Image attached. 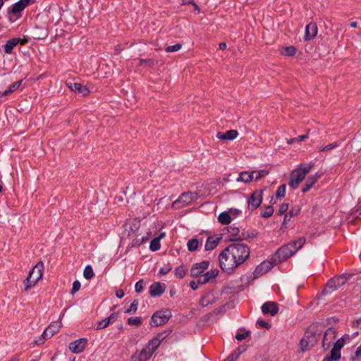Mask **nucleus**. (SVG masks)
I'll list each match as a JSON object with an SVG mask.
<instances>
[{
	"label": "nucleus",
	"mask_w": 361,
	"mask_h": 361,
	"mask_svg": "<svg viewBox=\"0 0 361 361\" xmlns=\"http://www.w3.org/2000/svg\"><path fill=\"white\" fill-rule=\"evenodd\" d=\"M346 339H349L348 335H345L336 341L331 350L330 356H329L331 359L337 361L341 358V350L343 347Z\"/></svg>",
	"instance_id": "9b49d317"
},
{
	"label": "nucleus",
	"mask_w": 361,
	"mask_h": 361,
	"mask_svg": "<svg viewBox=\"0 0 361 361\" xmlns=\"http://www.w3.org/2000/svg\"><path fill=\"white\" fill-rule=\"evenodd\" d=\"M274 265H276L274 262V258L272 257L271 261H264L261 264L257 266L254 271V278H258L263 274L267 273L272 269Z\"/></svg>",
	"instance_id": "ddd939ff"
},
{
	"label": "nucleus",
	"mask_w": 361,
	"mask_h": 361,
	"mask_svg": "<svg viewBox=\"0 0 361 361\" xmlns=\"http://www.w3.org/2000/svg\"><path fill=\"white\" fill-rule=\"evenodd\" d=\"M300 212V208L299 206H295L291 208V209L288 212V214L289 215L288 220L295 216H297Z\"/></svg>",
	"instance_id": "37998d69"
},
{
	"label": "nucleus",
	"mask_w": 361,
	"mask_h": 361,
	"mask_svg": "<svg viewBox=\"0 0 361 361\" xmlns=\"http://www.w3.org/2000/svg\"><path fill=\"white\" fill-rule=\"evenodd\" d=\"M209 261H202L200 263L195 264L190 269V276L198 277L209 267Z\"/></svg>",
	"instance_id": "2eb2a0df"
},
{
	"label": "nucleus",
	"mask_w": 361,
	"mask_h": 361,
	"mask_svg": "<svg viewBox=\"0 0 361 361\" xmlns=\"http://www.w3.org/2000/svg\"><path fill=\"white\" fill-rule=\"evenodd\" d=\"M218 220L221 224L227 225L231 223V217L228 212H224L219 215Z\"/></svg>",
	"instance_id": "7c9ffc66"
},
{
	"label": "nucleus",
	"mask_w": 361,
	"mask_h": 361,
	"mask_svg": "<svg viewBox=\"0 0 361 361\" xmlns=\"http://www.w3.org/2000/svg\"><path fill=\"white\" fill-rule=\"evenodd\" d=\"M355 356L356 357H359L361 356V343H360V345L357 348V350L355 353Z\"/></svg>",
	"instance_id": "680f3d73"
},
{
	"label": "nucleus",
	"mask_w": 361,
	"mask_h": 361,
	"mask_svg": "<svg viewBox=\"0 0 361 361\" xmlns=\"http://www.w3.org/2000/svg\"><path fill=\"white\" fill-rule=\"evenodd\" d=\"M116 295L118 298H122L124 296V292L121 289L116 291Z\"/></svg>",
	"instance_id": "e2e57ef3"
},
{
	"label": "nucleus",
	"mask_w": 361,
	"mask_h": 361,
	"mask_svg": "<svg viewBox=\"0 0 361 361\" xmlns=\"http://www.w3.org/2000/svg\"><path fill=\"white\" fill-rule=\"evenodd\" d=\"M199 245L200 242L197 238H192L187 243L188 249L190 252H194L197 250Z\"/></svg>",
	"instance_id": "f704fd0d"
},
{
	"label": "nucleus",
	"mask_w": 361,
	"mask_h": 361,
	"mask_svg": "<svg viewBox=\"0 0 361 361\" xmlns=\"http://www.w3.org/2000/svg\"><path fill=\"white\" fill-rule=\"evenodd\" d=\"M321 175L319 174L318 173L309 176L305 181L303 188H302V192L303 193L308 192L312 188V186L318 181Z\"/></svg>",
	"instance_id": "393cba45"
},
{
	"label": "nucleus",
	"mask_w": 361,
	"mask_h": 361,
	"mask_svg": "<svg viewBox=\"0 0 361 361\" xmlns=\"http://www.w3.org/2000/svg\"><path fill=\"white\" fill-rule=\"evenodd\" d=\"M30 0H20L15 3L11 8L8 10L9 20L16 21L21 16V12L29 4Z\"/></svg>",
	"instance_id": "423d86ee"
},
{
	"label": "nucleus",
	"mask_w": 361,
	"mask_h": 361,
	"mask_svg": "<svg viewBox=\"0 0 361 361\" xmlns=\"http://www.w3.org/2000/svg\"><path fill=\"white\" fill-rule=\"evenodd\" d=\"M201 285L199 283V279L197 281H192L190 282V286L192 290H197L199 288V286Z\"/></svg>",
	"instance_id": "bf43d9fd"
},
{
	"label": "nucleus",
	"mask_w": 361,
	"mask_h": 361,
	"mask_svg": "<svg viewBox=\"0 0 361 361\" xmlns=\"http://www.w3.org/2000/svg\"><path fill=\"white\" fill-rule=\"evenodd\" d=\"M161 341L159 338H156L152 339L147 345L145 347V348H149L151 351L150 354L152 355L153 353L157 350L158 346L160 345Z\"/></svg>",
	"instance_id": "473e14b6"
},
{
	"label": "nucleus",
	"mask_w": 361,
	"mask_h": 361,
	"mask_svg": "<svg viewBox=\"0 0 361 361\" xmlns=\"http://www.w3.org/2000/svg\"><path fill=\"white\" fill-rule=\"evenodd\" d=\"M317 34V26L314 23H310L305 27V39L309 41L316 37Z\"/></svg>",
	"instance_id": "b1692460"
},
{
	"label": "nucleus",
	"mask_w": 361,
	"mask_h": 361,
	"mask_svg": "<svg viewBox=\"0 0 361 361\" xmlns=\"http://www.w3.org/2000/svg\"><path fill=\"white\" fill-rule=\"evenodd\" d=\"M182 48L181 44H176L175 45L168 46L165 48L166 52H174L180 50Z\"/></svg>",
	"instance_id": "c03bdc74"
},
{
	"label": "nucleus",
	"mask_w": 361,
	"mask_h": 361,
	"mask_svg": "<svg viewBox=\"0 0 361 361\" xmlns=\"http://www.w3.org/2000/svg\"><path fill=\"white\" fill-rule=\"evenodd\" d=\"M257 324L259 326L263 327V328H265V329H269V327H270V324H269L268 322H265V321H264V320H258V321L257 322Z\"/></svg>",
	"instance_id": "864d4df0"
},
{
	"label": "nucleus",
	"mask_w": 361,
	"mask_h": 361,
	"mask_svg": "<svg viewBox=\"0 0 361 361\" xmlns=\"http://www.w3.org/2000/svg\"><path fill=\"white\" fill-rule=\"evenodd\" d=\"M188 269L185 265H180L175 269V276L177 278L183 279L187 274Z\"/></svg>",
	"instance_id": "72a5a7b5"
},
{
	"label": "nucleus",
	"mask_w": 361,
	"mask_h": 361,
	"mask_svg": "<svg viewBox=\"0 0 361 361\" xmlns=\"http://www.w3.org/2000/svg\"><path fill=\"white\" fill-rule=\"evenodd\" d=\"M135 289L137 293H141L144 290L143 280H140L135 283Z\"/></svg>",
	"instance_id": "de8ad7c7"
},
{
	"label": "nucleus",
	"mask_w": 361,
	"mask_h": 361,
	"mask_svg": "<svg viewBox=\"0 0 361 361\" xmlns=\"http://www.w3.org/2000/svg\"><path fill=\"white\" fill-rule=\"evenodd\" d=\"M280 53L284 56H292L295 54L296 49L293 46L282 47L280 49Z\"/></svg>",
	"instance_id": "2f4dec72"
},
{
	"label": "nucleus",
	"mask_w": 361,
	"mask_h": 361,
	"mask_svg": "<svg viewBox=\"0 0 361 361\" xmlns=\"http://www.w3.org/2000/svg\"><path fill=\"white\" fill-rule=\"evenodd\" d=\"M149 348H143L141 351L136 352L131 357V361H147L152 355Z\"/></svg>",
	"instance_id": "412c9836"
},
{
	"label": "nucleus",
	"mask_w": 361,
	"mask_h": 361,
	"mask_svg": "<svg viewBox=\"0 0 361 361\" xmlns=\"http://www.w3.org/2000/svg\"><path fill=\"white\" fill-rule=\"evenodd\" d=\"M94 274L92 267L90 265L86 266L83 271L84 277L86 279L89 280L91 279L94 276Z\"/></svg>",
	"instance_id": "c9c22d12"
},
{
	"label": "nucleus",
	"mask_w": 361,
	"mask_h": 361,
	"mask_svg": "<svg viewBox=\"0 0 361 361\" xmlns=\"http://www.w3.org/2000/svg\"><path fill=\"white\" fill-rule=\"evenodd\" d=\"M262 190H257L250 195L247 199V208L249 210L254 211L260 206L262 202Z\"/></svg>",
	"instance_id": "1a4fd4ad"
},
{
	"label": "nucleus",
	"mask_w": 361,
	"mask_h": 361,
	"mask_svg": "<svg viewBox=\"0 0 361 361\" xmlns=\"http://www.w3.org/2000/svg\"><path fill=\"white\" fill-rule=\"evenodd\" d=\"M118 318V313H112L109 317H106L109 324L114 322Z\"/></svg>",
	"instance_id": "6e6d98bb"
},
{
	"label": "nucleus",
	"mask_w": 361,
	"mask_h": 361,
	"mask_svg": "<svg viewBox=\"0 0 361 361\" xmlns=\"http://www.w3.org/2000/svg\"><path fill=\"white\" fill-rule=\"evenodd\" d=\"M160 247H161V245H160L159 238H154L150 242L149 249L152 251L159 250L160 249Z\"/></svg>",
	"instance_id": "4c0bfd02"
},
{
	"label": "nucleus",
	"mask_w": 361,
	"mask_h": 361,
	"mask_svg": "<svg viewBox=\"0 0 361 361\" xmlns=\"http://www.w3.org/2000/svg\"><path fill=\"white\" fill-rule=\"evenodd\" d=\"M346 279L343 276L334 277L328 281L326 291L329 292L328 289H329L330 291H334L344 285Z\"/></svg>",
	"instance_id": "dca6fc26"
},
{
	"label": "nucleus",
	"mask_w": 361,
	"mask_h": 361,
	"mask_svg": "<svg viewBox=\"0 0 361 361\" xmlns=\"http://www.w3.org/2000/svg\"><path fill=\"white\" fill-rule=\"evenodd\" d=\"M286 185L285 184L280 185L276 192V197H283L286 195Z\"/></svg>",
	"instance_id": "79ce46f5"
},
{
	"label": "nucleus",
	"mask_w": 361,
	"mask_h": 361,
	"mask_svg": "<svg viewBox=\"0 0 361 361\" xmlns=\"http://www.w3.org/2000/svg\"><path fill=\"white\" fill-rule=\"evenodd\" d=\"M170 317L168 311H157L153 314L150 320V325L152 326H161L169 321Z\"/></svg>",
	"instance_id": "9d476101"
},
{
	"label": "nucleus",
	"mask_w": 361,
	"mask_h": 361,
	"mask_svg": "<svg viewBox=\"0 0 361 361\" xmlns=\"http://www.w3.org/2000/svg\"><path fill=\"white\" fill-rule=\"evenodd\" d=\"M313 166L314 164L312 163L299 165L295 169L291 171L288 185L293 189L298 188Z\"/></svg>",
	"instance_id": "20e7f679"
},
{
	"label": "nucleus",
	"mask_w": 361,
	"mask_h": 361,
	"mask_svg": "<svg viewBox=\"0 0 361 361\" xmlns=\"http://www.w3.org/2000/svg\"><path fill=\"white\" fill-rule=\"evenodd\" d=\"M250 332L249 331H246L245 333H243V334L238 333L235 335V338L238 341H242V340H244L246 338H247L250 336Z\"/></svg>",
	"instance_id": "8fccbe9b"
},
{
	"label": "nucleus",
	"mask_w": 361,
	"mask_h": 361,
	"mask_svg": "<svg viewBox=\"0 0 361 361\" xmlns=\"http://www.w3.org/2000/svg\"><path fill=\"white\" fill-rule=\"evenodd\" d=\"M240 213V211L238 209H230L228 214H232L235 216H238Z\"/></svg>",
	"instance_id": "052dcab7"
},
{
	"label": "nucleus",
	"mask_w": 361,
	"mask_h": 361,
	"mask_svg": "<svg viewBox=\"0 0 361 361\" xmlns=\"http://www.w3.org/2000/svg\"><path fill=\"white\" fill-rule=\"evenodd\" d=\"M80 288V283L78 281H75L73 283V287L71 290V294L75 293Z\"/></svg>",
	"instance_id": "3c124183"
},
{
	"label": "nucleus",
	"mask_w": 361,
	"mask_h": 361,
	"mask_svg": "<svg viewBox=\"0 0 361 361\" xmlns=\"http://www.w3.org/2000/svg\"><path fill=\"white\" fill-rule=\"evenodd\" d=\"M219 49H220L221 50H224V49H226V47H227V46H226V43H224V42H221V43H220V44H219Z\"/></svg>",
	"instance_id": "0e129e2a"
},
{
	"label": "nucleus",
	"mask_w": 361,
	"mask_h": 361,
	"mask_svg": "<svg viewBox=\"0 0 361 361\" xmlns=\"http://www.w3.org/2000/svg\"><path fill=\"white\" fill-rule=\"evenodd\" d=\"M166 284L161 282L153 283L149 287V294L152 297L161 295L166 290Z\"/></svg>",
	"instance_id": "6ab92c4d"
},
{
	"label": "nucleus",
	"mask_w": 361,
	"mask_h": 361,
	"mask_svg": "<svg viewBox=\"0 0 361 361\" xmlns=\"http://www.w3.org/2000/svg\"><path fill=\"white\" fill-rule=\"evenodd\" d=\"M336 338L335 329L330 327L324 333L322 340V347L324 350L329 349Z\"/></svg>",
	"instance_id": "4468645a"
},
{
	"label": "nucleus",
	"mask_w": 361,
	"mask_h": 361,
	"mask_svg": "<svg viewBox=\"0 0 361 361\" xmlns=\"http://www.w3.org/2000/svg\"><path fill=\"white\" fill-rule=\"evenodd\" d=\"M241 354V351H234L226 360L227 361H235Z\"/></svg>",
	"instance_id": "49530a36"
},
{
	"label": "nucleus",
	"mask_w": 361,
	"mask_h": 361,
	"mask_svg": "<svg viewBox=\"0 0 361 361\" xmlns=\"http://www.w3.org/2000/svg\"><path fill=\"white\" fill-rule=\"evenodd\" d=\"M197 195L190 192H183L179 198L173 202V207L176 208L184 207L195 200Z\"/></svg>",
	"instance_id": "6e6552de"
},
{
	"label": "nucleus",
	"mask_w": 361,
	"mask_h": 361,
	"mask_svg": "<svg viewBox=\"0 0 361 361\" xmlns=\"http://www.w3.org/2000/svg\"><path fill=\"white\" fill-rule=\"evenodd\" d=\"M66 85L68 88L78 94H80L82 96H86L90 92L88 88L78 82L73 81L66 82Z\"/></svg>",
	"instance_id": "f3484780"
},
{
	"label": "nucleus",
	"mask_w": 361,
	"mask_h": 361,
	"mask_svg": "<svg viewBox=\"0 0 361 361\" xmlns=\"http://www.w3.org/2000/svg\"><path fill=\"white\" fill-rule=\"evenodd\" d=\"M305 241L306 239L302 237L295 241L281 246L280 248L278 249V250L276 252L275 255L273 257L274 264H277L293 256L298 250H300L304 245Z\"/></svg>",
	"instance_id": "f03ea898"
},
{
	"label": "nucleus",
	"mask_w": 361,
	"mask_h": 361,
	"mask_svg": "<svg viewBox=\"0 0 361 361\" xmlns=\"http://www.w3.org/2000/svg\"><path fill=\"white\" fill-rule=\"evenodd\" d=\"M23 80H18L9 85L7 90L1 94V96H7L18 90L22 84Z\"/></svg>",
	"instance_id": "c756f323"
},
{
	"label": "nucleus",
	"mask_w": 361,
	"mask_h": 361,
	"mask_svg": "<svg viewBox=\"0 0 361 361\" xmlns=\"http://www.w3.org/2000/svg\"><path fill=\"white\" fill-rule=\"evenodd\" d=\"M221 238L220 237H214L209 236L207 239V242L205 243L204 249L207 251H210L214 250L219 243Z\"/></svg>",
	"instance_id": "cd10ccee"
},
{
	"label": "nucleus",
	"mask_w": 361,
	"mask_h": 361,
	"mask_svg": "<svg viewBox=\"0 0 361 361\" xmlns=\"http://www.w3.org/2000/svg\"><path fill=\"white\" fill-rule=\"evenodd\" d=\"M238 133L235 130H229L225 133H218L216 134L217 138L222 140H233L237 137Z\"/></svg>",
	"instance_id": "bb28decb"
},
{
	"label": "nucleus",
	"mask_w": 361,
	"mask_h": 361,
	"mask_svg": "<svg viewBox=\"0 0 361 361\" xmlns=\"http://www.w3.org/2000/svg\"><path fill=\"white\" fill-rule=\"evenodd\" d=\"M26 40L21 39L19 37H14L8 39L4 46L5 53L11 54L13 51V47H15L18 44L20 43L21 44H24Z\"/></svg>",
	"instance_id": "4be33fe9"
},
{
	"label": "nucleus",
	"mask_w": 361,
	"mask_h": 361,
	"mask_svg": "<svg viewBox=\"0 0 361 361\" xmlns=\"http://www.w3.org/2000/svg\"><path fill=\"white\" fill-rule=\"evenodd\" d=\"M250 247L244 243H233L219 255V260L222 270L228 274L233 272L250 257Z\"/></svg>",
	"instance_id": "f257e3e1"
},
{
	"label": "nucleus",
	"mask_w": 361,
	"mask_h": 361,
	"mask_svg": "<svg viewBox=\"0 0 361 361\" xmlns=\"http://www.w3.org/2000/svg\"><path fill=\"white\" fill-rule=\"evenodd\" d=\"M137 307H138V301L135 300L131 303L129 308H128L126 310H125V313H126V314L135 313L137 310Z\"/></svg>",
	"instance_id": "a19ab883"
},
{
	"label": "nucleus",
	"mask_w": 361,
	"mask_h": 361,
	"mask_svg": "<svg viewBox=\"0 0 361 361\" xmlns=\"http://www.w3.org/2000/svg\"><path fill=\"white\" fill-rule=\"evenodd\" d=\"M346 339H349L348 335H345L336 341L331 350L330 356H329L331 359L337 361L341 358V350L343 347Z\"/></svg>",
	"instance_id": "f8f14e48"
},
{
	"label": "nucleus",
	"mask_w": 361,
	"mask_h": 361,
	"mask_svg": "<svg viewBox=\"0 0 361 361\" xmlns=\"http://www.w3.org/2000/svg\"><path fill=\"white\" fill-rule=\"evenodd\" d=\"M210 304L209 300H207L205 296L201 298L200 300V305L202 307H206Z\"/></svg>",
	"instance_id": "5fc2aeb1"
},
{
	"label": "nucleus",
	"mask_w": 361,
	"mask_h": 361,
	"mask_svg": "<svg viewBox=\"0 0 361 361\" xmlns=\"http://www.w3.org/2000/svg\"><path fill=\"white\" fill-rule=\"evenodd\" d=\"M171 267H162L159 270V274L161 275H165L166 274H168L171 270Z\"/></svg>",
	"instance_id": "13d9d810"
},
{
	"label": "nucleus",
	"mask_w": 361,
	"mask_h": 361,
	"mask_svg": "<svg viewBox=\"0 0 361 361\" xmlns=\"http://www.w3.org/2000/svg\"><path fill=\"white\" fill-rule=\"evenodd\" d=\"M278 311L279 308L274 302H266L262 306V312L264 314H270L271 316H274Z\"/></svg>",
	"instance_id": "5701e85b"
},
{
	"label": "nucleus",
	"mask_w": 361,
	"mask_h": 361,
	"mask_svg": "<svg viewBox=\"0 0 361 361\" xmlns=\"http://www.w3.org/2000/svg\"><path fill=\"white\" fill-rule=\"evenodd\" d=\"M288 219H289V215H288V214H286L285 215L284 218H283V224H286V222L289 221V220H288Z\"/></svg>",
	"instance_id": "69168bd1"
},
{
	"label": "nucleus",
	"mask_w": 361,
	"mask_h": 361,
	"mask_svg": "<svg viewBox=\"0 0 361 361\" xmlns=\"http://www.w3.org/2000/svg\"><path fill=\"white\" fill-rule=\"evenodd\" d=\"M230 241H240L245 238V234L240 233L239 228L230 226L227 228Z\"/></svg>",
	"instance_id": "a211bd4d"
},
{
	"label": "nucleus",
	"mask_w": 361,
	"mask_h": 361,
	"mask_svg": "<svg viewBox=\"0 0 361 361\" xmlns=\"http://www.w3.org/2000/svg\"><path fill=\"white\" fill-rule=\"evenodd\" d=\"M307 137V135H300L298 137L290 139V140L288 141V143L292 144L294 142H302V141H304Z\"/></svg>",
	"instance_id": "09e8293b"
},
{
	"label": "nucleus",
	"mask_w": 361,
	"mask_h": 361,
	"mask_svg": "<svg viewBox=\"0 0 361 361\" xmlns=\"http://www.w3.org/2000/svg\"><path fill=\"white\" fill-rule=\"evenodd\" d=\"M87 344V340L85 338H80L71 342L69 344V349L74 353H81Z\"/></svg>",
	"instance_id": "aec40b11"
},
{
	"label": "nucleus",
	"mask_w": 361,
	"mask_h": 361,
	"mask_svg": "<svg viewBox=\"0 0 361 361\" xmlns=\"http://www.w3.org/2000/svg\"><path fill=\"white\" fill-rule=\"evenodd\" d=\"M252 172L253 176H254V174H256V176L254 177V180H259L260 178L266 176L269 173V171H267V170H260L258 171H253Z\"/></svg>",
	"instance_id": "ea45409f"
},
{
	"label": "nucleus",
	"mask_w": 361,
	"mask_h": 361,
	"mask_svg": "<svg viewBox=\"0 0 361 361\" xmlns=\"http://www.w3.org/2000/svg\"><path fill=\"white\" fill-rule=\"evenodd\" d=\"M288 209V204L283 203V204H281L279 207V214H283L285 212H286Z\"/></svg>",
	"instance_id": "603ef678"
},
{
	"label": "nucleus",
	"mask_w": 361,
	"mask_h": 361,
	"mask_svg": "<svg viewBox=\"0 0 361 361\" xmlns=\"http://www.w3.org/2000/svg\"><path fill=\"white\" fill-rule=\"evenodd\" d=\"M109 322L106 318L101 320L97 323V329H102L107 327L109 325Z\"/></svg>",
	"instance_id": "a18cd8bd"
},
{
	"label": "nucleus",
	"mask_w": 361,
	"mask_h": 361,
	"mask_svg": "<svg viewBox=\"0 0 361 361\" xmlns=\"http://www.w3.org/2000/svg\"><path fill=\"white\" fill-rule=\"evenodd\" d=\"M356 324L358 327L361 328V317L356 321Z\"/></svg>",
	"instance_id": "774afa93"
},
{
	"label": "nucleus",
	"mask_w": 361,
	"mask_h": 361,
	"mask_svg": "<svg viewBox=\"0 0 361 361\" xmlns=\"http://www.w3.org/2000/svg\"><path fill=\"white\" fill-rule=\"evenodd\" d=\"M245 349L246 348L245 346H240L235 351H237V352L241 351V353H242L243 352H244L245 350Z\"/></svg>",
	"instance_id": "338daca9"
},
{
	"label": "nucleus",
	"mask_w": 361,
	"mask_h": 361,
	"mask_svg": "<svg viewBox=\"0 0 361 361\" xmlns=\"http://www.w3.org/2000/svg\"><path fill=\"white\" fill-rule=\"evenodd\" d=\"M321 334L322 331L319 329L318 326H310L300 341V350L305 352L314 346L317 343Z\"/></svg>",
	"instance_id": "7ed1b4c3"
},
{
	"label": "nucleus",
	"mask_w": 361,
	"mask_h": 361,
	"mask_svg": "<svg viewBox=\"0 0 361 361\" xmlns=\"http://www.w3.org/2000/svg\"><path fill=\"white\" fill-rule=\"evenodd\" d=\"M337 147V144L336 142L334 143H331V144H329L325 147H324L323 148L321 149V151H328V150H331L335 147Z\"/></svg>",
	"instance_id": "4d7b16f0"
},
{
	"label": "nucleus",
	"mask_w": 361,
	"mask_h": 361,
	"mask_svg": "<svg viewBox=\"0 0 361 361\" xmlns=\"http://www.w3.org/2000/svg\"><path fill=\"white\" fill-rule=\"evenodd\" d=\"M274 211L272 206H267L264 207V212L262 213L261 216L264 218H269L272 216Z\"/></svg>",
	"instance_id": "58836bf2"
},
{
	"label": "nucleus",
	"mask_w": 361,
	"mask_h": 361,
	"mask_svg": "<svg viewBox=\"0 0 361 361\" xmlns=\"http://www.w3.org/2000/svg\"><path fill=\"white\" fill-rule=\"evenodd\" d=\"M254 180V176L252 172L248 173L247 171H243L239 174L237 181H242L244 183H249Z\"/></svg>",
	"instance_id": "c85d7f7f"
},
{
	"label": "nucleus",
	"mask_w": 361,
	"mask_h": 361,
	"mask_svg": "<svg viewBox=\"0 0 361 361\" xmlns=\"http://www.w3.org/2000/svg\"><path fill=\"white\" fill-rule=\"evenodd\" d=\"M62 324L61 321L54 322L51 323L49 326L45 329L42 334L41 337H39L35 343L37 345L42 344L47 339L50 338L54 336V334L57 333L60 329L61 328Z\"/></svg>",
	"instance_id": "0eeeda50"
},
{
	"label": "nucleus",
	"mask_w": 361,
	"mask_h": 361,
	"mask_svg": "<svg viewBox=\"0 0 361 361\" xmlns=\"http://www.w3.org/2000/svg\"><path fill=\"white\" fill-rule=\"evenodd\" d=\"M44 268V264L40 261L29 271L28 276L23 281L25 291L34 287L38 281L42 278Z\"/></svg>",
	"instance_id": "39448f33"
},
{
	"label": "nucleus",
	"mask_w": 361,
	"mask_h": 361,
	"mask_svg": "<svg viewBox=\"0 0 361 361\" xmlns=\"http://www.w3.org/2000/svg\"><path fill=\"white\" fill-rule=\"evenodd\" d=\"M219 274L218 269H212L203 275L202 278L199 279V283L206 284L214 280Z\"/></svg>",
	"instance_id": "a878e982"
},
{
	"label": "nucleus",
	"mask_w": 361,
	"mask_h": 361,
	"mask_svg": "<svg viewBox=\"0 0 361 361\" xmlns=\"http://www.w3.org/2000/svg\"><path fill=\"white\" fill-rule=\"evenodd\" d=\"M127 323L129 325H133V326H135L138 327L142 324V319L138 317H129L128 319Z\"/></svg>",
	"instance_id": "e433bc0d"
}]
</instances>
